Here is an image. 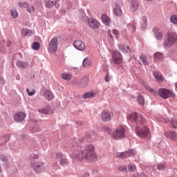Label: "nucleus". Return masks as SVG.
Here are the masks:
<instances>
[{"mask_svg":"<svg viewBox=\"0 0 177 177\" xmlns=\"http://www.w3.org/2000/svg\"><path fill=\"white\" fill-rule=\"evenodd\" d=\"M88 84H89V77L85 76L81 79L79 85H80L81 88H85Z\"/></svg>","mask_w":177,"mask_h":177,"instance_id":"412c9836","label":"nucleus"},{"mask_svg":"<svg viewBox=\"0 0 177 177\" xmlns=\"http://www.w3.org/2000/svg\"><path fill=\"white\" fill-rule=\"evenodd\" d=\"M40 46H41V45L39 44V43H38V42L33 43L32 48H33V49H35V50H38V49H39Z\"/></svg>","mask_w":177,"mask_h":177,"instance_id":"ea45409f","label":"nucleus"},{"mask_svg":"<svg viewBox=\"0 0 177 177\" xmlns=\"http://www.w3.org/2000/svg\"><path fill=\"white\" fill-rule=\"evenodd\" d=\"M16 65L19 68H26V67L28 66V62L17 61Z\"/></svg>","mask_w":177,"mask_h":177,"instance_id":"cd10ccee","label":"nucleus"},{"mask_svg":"<svg viewBox=\"0 0 177 177\" xmlns=\"http://www.w3.org/2000/svg\"><path fill=\"white\" fill-rule=\"evenodd\" d=\"M132 154V151H127L124 152H118L116 153V157L118 158H128V157H131V155Z\"/></svg>","mask_w":177,"mask_h":177,"instance_id":"2eb2a0df","label":"nucleus"},{"mask_svg":"<svg viewBox=\"0 0 177 177\" xmlns=\"http://www.w3.org/2000/svg\"><path fill=\"white\" fill-rule=\"evenodd\" d=\"M31 158L32 160H37V158H39V156H38V155H32V156H31Z\"/></svg>","mask_w":177,"mask_h":177,"instance_id":"3c124183","label":"nucleus"},{"mask_svg":"<svg viewBox=\"0 0 177 177\" xmlns=\"http://www.w3.org/2000/svg\"><path fill=\"white\" fill-rule=\"evenodd\" d=\"M101 1H106V0H101Z\"/></svg>","mask_w":177,"mask_h":177,"instance_id":"4d7b16f0","label":"nucleus"},{"mask_svg":"<svg viewBox=\"0 0 177 177\" xmlns=\"http://www.w3.org/2000/svg\"><path fill=\"white\" fill-rule=\"evenodd\" d=\"M21 35L22 37H31V35H34V32L31 29H23Z\"/></svg>","mask_w":177,"mask_h":177,"instance_id":"5701e85b","label":"nucleus"},{"mask_svg":"<svg viewBox=\"0 0 177 177\" xmlns=\"http://www.w3.org/2000/svg\"><path fill=\"white\" fill-rule=\"evenodd\" d=\"M26 8H27V12H28L29 13H31L32 12H34L35 10V9L32 6L30 7V6L28 5Z\"/></svg>","mask_w":177,"mask_h":177,"instance_id":"37998d69","label":"nucleus"},{"mask_svg":"<svg viewBox=\"0 0 177 177\" xmlns=\"http://www.w3.org/2000/svg\"><path fill=\"white\" fill-rule=\"evenodd\" d=\"M30 167L33 169L34 172L36 174H40L44 169V162H31Z\"/></svg>","mask_w":177,"mask_h":177,"instance_id":"423d86ee","label":"nucleus"},{"mask_svg":"<svg viewBox=\"0 0 177 177\" xmlns=\"http://www.w3.org/2000/svg\"><path fill=\"white\" fill-rule=\"evenodd\" d=\"M127 28L131 32H135V31H136V26L133 22L129 24L127 26Z\"/></svg>","mask_w":177,"mask_h":177,"instance_id":"c85d7f7f","label":"nucleus"},{"mask_svg":"<svg viewBox=\"0 0 177 177\" xmlns=\"http://www.w3.org/2000/svg\"><path fill=\"white\" fill-rule=\"evenodd\" d=\"M177 41V35L175 32H169L166 36V40L163 43L165 48H171Z\"/></svg>","mask_w":177,"mask_h":177,"instance_id":"7ed1b4c3","label":"nucleus"},{"mask_svg":"<svg viewBox=\"0 0 177 177\" xmlns=\"http://www.w3.org/2000/svg\"><path fill=\"white\" fill-rule=\"evenodd\" d=\"M113 34L115 36L116 39H118V37H120V32L117 30H113Z\"/></svg>","mask_w":177,"mask_h":177,"instance_id":"c03bdc74","label":"nucleus"},{"mask_svg":"<svg viewBox=\"0 0 177 177\" xmlns=\"http://www.w3.org/2000/svg\"><path fill=\"white\" fill-rule=\"evenodd\" d=\"M147 1H151V0H147Z\"/></svg>","mask_w":177,"mask_h":177,"instance_id":"bf43d9fd","label":"nucleus"},{"mask_svg":"<svg viewBox=\"0 0 177 177\" xmlns=\"http://www.w3.org/2000/svg\"><path fill=\"white\" fill-rule=\"evenodd\" d=\"M145 89H147V91H149V92H151V93H154V89H153L151 87L149 86V85L145 84Z\"/></svg>","mask_w":177,"mask_h":177,"instance_id":"79ce46f5","label":"nucleus"},{"mask_svg":"<svg viewBox=\"0 0 177 177\" xmlns=\"http://www.w3.org/2000/svg\"><path fill=\"white\" fill-rule=\"evenodd\" d=\"M119 50L123 52V53H128V52H131L129 46L126 45L125 44H120L119 45Z\"/></svg>","mask_w":177,"mask_h":177,"instance_id":"aec40b11","label":"nucleus"},{"mask_svg":"<svg viewBox=\"0 0 177 177\" xmlns=\"http://www.w3.org/2000/svg\"><path fill=\"white\" fill-rule=\"evenodd\" d=\"M45 5L46 8H52L53 6H55V1H50V0H47L45 3Z\"/></svg>","mask_w":177,"mask_h":177,"instance_id":"f704fd0d","label":"nucleus"},{"mask_svg":"<svg viewBox=\"0 0 177 177\" xmlns=\"http://www.w3.org/2000/svg\"><path fill=\"white\" fill-rule=\"evenodd\" d=\"M138 102L140 106L145 105V98L142 95H138Z\"/></svg>","mask_w":177,"mask_h":177,"instance_id":"72a5a7b5","label":"nucleus"},{"mask_svg":"<svg viewBox=\"0 0 177 177\" xmlns=\"http://www.w3.org/2000/svg\"><path fill=\"white\" fill-rule=\"evenodd\" d=\"M19 8H27V6H28V4H27V3L26 2L19 3Z\"/></svg>","mask_w":177,"mask_h":177,"instance_id":"09e8293b","label":"nucleus"},{"mask_svg":"<svg viewBox=\"0 0 177 177\" xmlns=\"http://www.w3.org/2000/svg\"><path fill=\"white\" fill-rule=\"evenodd\" d=\"M142 63L144 66H149V61L147 60V57L145 55H142L140 57V64Z\"/></svg>","mask_w":177,"mask_h":177,"instance_id":"a878e982","label":"nucleus"},{"mask_svg":"<svg viewBox=\"0 0 177 177\" xmlns=\"http://www.w3.org/2000/svg\"><path fill=\"white\" fill-rule=\"evenodd\" d=\"M101 20L102 23L108 27L110 26V24L111 23V19H110V17H109V15H107L106 14H102L101 15Z\"/></svg>","mask_w":177,"mask_h":177,"instance_id":"f3484780","label":"nucleus"},{"mask_svg":"<svg viewBox=\"0 0 177 177\" xmlns=\"http://www.w3.org/2000/svg\"><path fill=\"white\" fill-rule=\"evenodd\" d=\"M73 46L77 49V50H84L85 49V43L81 40L75 41Z\"/></svg>","mask_w":177,"mask_h":177,"instance_id":"ddd939ff","label":"nucleus"},{"mask_svg":"<svg viewBox=\"0 0 177 177\" xmlns=\"http://www.w3.org/2000/svg\"><path fill=\"white\" fill-rule=\"evenodd\" d=\"M24 118H26V113L23 112L17 113L14 115V120L16 122H21L24 120Z\"/></svg>","mask_w":177,"mask_h":177,"instance_id":"dca6fc26","label":"nucleus"},{"mask_svg":"<svg viewBox=\"0 0 177 177\" xmlns=\"http://www.w3.org/2000/svg\"><path fill=\"white\" fill-rule=\"evenodd\" d=\"M83 99H92L95 97V93L93 92H87L82 95Z\"/></svg>","mask_w":177,"mask_h":177,"instance_id":"c756f323","label":"nucleus"},{"mask_svg":"<svg viewBox=\"0 0 177 177\" xmlns=\"http://www.w3.org/2000/svg\"><path fill=\"white\" fill-rule=\"evenodd\" d=\"M104 81L106 82H110V81H111V77L109 75V73H107L106 75L104 77Z\"/></svg>","mask_w":177,"mask_h":177,"instance_id":"a18cd8bd","label":"nucleus"},{"mask_svg":"<svg viewBox=\"0 0 177 177\" xmlns=\"http://www.w3.org/2000/svg\"><path fill=\"white\" fill-rule=\"evenodd\" d=\"M128 169H129V172H133V171L136 170V166L132 165H129L128 166Z\"/></svg>","mask_w":177,"mask_h":177,"instance_id":"58836bf2","label":"nucleus"},{"mask_svg":"<svg viewBox=\"0 0 177 177\" xmlns=\"http://www.w3.org/2000/svg\"><path fill=\"white\" fill-rule=\"evenodd\" d=\"M59 1H60V0H55V3H57V2H59Z\"/></svg>","mask_w":177,"mask_h":177,"instance_id":"6e6d98bb","label":"nucleus"},{"mask_svg":"<svg viewBox=\"0 0 177 177\" xmlns=\"http://www.w3.org/2000/svg\"><path fill=\"white\" fill-rule=\"evenodd\" d=\"M119 171H127V166H120L119 168H118Z\"/></svg>","mask_w":177,"mask_h":177,"instance_id":"8fccbe9b","label":"nucleus"},{"mask_svg":"<svg viewBox=\"0 0 177 177\" xmlns=\"http://www.w3.org/2000/svg\"><path fill=\"white\" fill-rule=\"evenodd\" d=\"M114 115L112 112L109 111H104L101 113V118L104 122H109L111 121V118Z\"/></svg>","mask_w":177,"mask_h":177,"instance_id":"0eeeda50","label":"nucleus"},{"mask_svg":"<svg viewBox=\"0 0 177 177\" xmlns=\"http://www.w3.org/2000/svg\"><path fill=\"white\" fill-rule=\"evenodd\" d=\"M132 12H136L139 9V1L136 0H132L130 6Z\"/></svg>","mask_w":177,"mask_h":177,"instance_id":"6ab92c4d","label":"nucleus"},{"mask_svg":"<svg viewBox=\"0 0 177 177\" xmlns=\"http://www.w3.org/2000/svg\"><path fill=\"white\" fill-rule=\"evenodd\" d=\"M158 94L163 99H168V97H171L172 95V92L166 88H160L158 90Z\"/></svg>","mask_w":177,"mask_h":177,"instance_id":"1a4fd4ad","label":"nucleus"},{"mask_svg":"<svg viewBox=\"0 0 177 177\" xmlns=\"http://www.w3.org/2000/svg\"><path fill=\"white\" fill-rule=\"evenodd\" d=\"M60 77L62 78V80H66V81H68L73 78V76L71 74L66 73H62Z\"/></svg>","mask_w":177,"mask_h":177,"instance_id":"2f4dec72","label":"nucleus"},{"mask_svg":"<svg viewBox=\"0 0 177 177\" xmlns=\"http://www.w3.org/2000/svg\"><path fill=\"white\" fill-rule=\"evenodd\" d=\"M170 21L173 24H177V15H171L170 17Z\"/></svg>","mask_w":177,"mask_h":177,"instance_id":"e433bc0d","label":"nucleus"},{"mask_svg":"<svg viewBox=\"0 0 177 177\" xmlns=\"http://www.w3.org/2000/svg\"><path fill=\"white\" fill-rule=\"evenodd\" d=\"M164 57V55L162 53L158 52L154 54V59L155 60H161Z\"/></svg>","mask_w":177,"mask_h":177,"instance_id":"473e14b6","label":"nucleus"},{"mask_svg":"<svg viewBox=\"0 0 177 177\" xmlns=\"http://www.w3.org/2000/svg\"><path fill=\"white\" fill-rule=\"evenodd\" d=\"M11 16L13 19H16L17 16H19V12L16 10H10Z\"/></svg>","mask_w":177,"mask_h":177,"instance_id":"c9c22d12","label":"nucleus"},{"mask_svg":"<svg viewBox=\"0 0 177 177\" xmlns=\"http://www.w3.org/2000/svg\"><path fill=\"white\" fill-rule=\"evenodd\" d=\"M71 157L73 160H76L77 161H82V160L92 161L93 160H95V158H96V153L95 152V145H87L82 151H75L72 153Z\"/></svg>","mask_w":177,"mask_h":177,"instance_id":"f257e3e1","label":"nucleus"},{"mask_svg":"<svg viewBox=\"0 0 177 177\" xmlns=\"http://www.w3.org/2000/svg\"><path fill=\"white\" fill-rule=\"evenodd\" d=\"M1 160H5L6 159L5 158L4 159L1 158Z\"/></svg>","mask_w":177,"mask_h":177,"instance_id":"13d9d810","label":"nucleus"},{"mask_svg":"<svg viewBox=\"0 0 177 177\" xmlns=\"http://www.w3.org/2000/svg\"><path fill=\"white\" fill-rule=\"evenodd\" d=\"M109 36L110 37L111 39H114V37H113V35H111V31L109 30Z\"/></svg>","mask_w":177,"mask_h":177,"instance_id":"603ef678","label":"nucleus"},{"mask_svg":"<svg viewBox=\"0 0 177 177\" xmlns=\"http://www.w3.org/2000/svg\"><path fill=\"white\" fill-rule=\"evenodd\" d=\"M127 118L131 121H135V122L140 121V124L138 123L136 128V131L138 136H140V138H147V136H149L150 130L149 128L146 127V119H145V118L142 115H138L137 113H131L127 117Z\"/></svg>","mask_w":177,"mask_h":177,"instance_id":"f03ea898","label":"nucleus"},{"mask_svg":"<svg viewBox=\"0 0 177 177\" xmlns=\"http://www.w3.org/2000/svg\"><path fill=\"white\" fill-rule=\"evenodd\" d=\"M57 46H59V39H57V37L52 38L48 43L49 53H56Z\"/></svg>","mask_w":177,"mask_h":177,"instance_id":"39448f33","label":"nucleus"},{"mask_svg":"<svg viewBox=\"0 0 177 177\" xmlns=\"http://www.w3.org/2000/svg\"><path fill=\"white\" fill-rule=\"evenodd\" d=\"M111 138L115 140H120L125 138V127L119 126L116 130L111 133Z\"/></svg>","mask_w":177,"mask_h":177,"instance_id":"20e7f679","label":"nucleus"},{"mask_svg":"<svg viewBox=\"0 0 177 177\" xmlns=\"http://www.w3.org/2000/svg\"><path fill=\"white\" fill-rule=\"evenodd\" d=\"M170 123H171V127H172V128H177V121L176 120L171 119L170 120Z\"/></svg>","mask_w":177,"mask_h":177,"instance_id":"a19ab883","label":"nucleus"},{"mask_svg":"<svg viewBox=\"0 0 177 177\" xmlns=\"http://www.w3.org/2000/svg\"><path fill=\"white\" fill-rule=\"evenodd\" d=\"M88 24L91 28L96 30L100 27V22H98L96 19L91 18L88 21Z\"/></svg>","mask_w":177,"mask_h":177,"instance_id":"f8f14e48","label":"nucleus"},{"mask_svg":"<svg viewBox=\"0 0 177 177\" xmlns=\"http://www.w3.org/2000/svg\"><path fill=\"white\" fill-rule=\"evenodd\" d=\"M112 62L115 64H121L122 63V55L120 52L116 51L112 55Z\"/></svg>","mask_w":177,"mask_h":177,"instance_id":"6e6552de","label":"nucleus"},{"mask_svg":"<svg viewBox=\"0 0 177 177\" xmlns=\"http://www.w3.org/2000/svg\"><path fill=\"white\" fill-rule=\"evenodd\" d=\"M176 91H177V82L175 84Z\"/></svg>","mask_w":177,"mask_h":177,"instance_id":"864d4df0","label":"nucleus"},{"mask_svg":"<svg viewBox=\"0 0 177 177\" xmlns=\"http://www.w3.org/2000/svg\"><path fill=\"white\" fill-rule=\"evenodd\" d=\"M153 75L158 82H162L164 81V76L160 72H153Z\"/></svg>","mask_w":177,"mask_h":177,"instance_id":"b1692460","label":"nucleus"},{"mask_svg":"<svg viewBox=\"0 0 177 177\" xmlns=\"http://www.w3.org/2000/svg\"><path fill=\"white\" fill-rule=\"evenodd\" d=\"M41 95L44 96L47 100H52L54 97L53 93L49 90H42L41 91Z\"/></svg>","mask_w":177,"mask_h":177,"instance_id":"4468645a","label":"nucleus"},{"mask_svg":"<svg viewBox=\"0 0 177 177\" xmlns=\"http://www.w3.org/2000/svg\"><path fill=\"white\" fill-rule=\"evenodd\" d=\"M154 31H155L154 35L156 39H158V41H160V39H162V32L160 31V29L158 28H155Z\"/></svg>","mask_w":177,"mask_h":177,"instance_id":"393cba45","label":"nucleus"},{"mask_svg":"<svg viewBox=\"0 0 177 177\" xmlns=\"http://www.w3.org/2000/svg\"><path fill=\"white\" fill-rule=\"evenodd\" d=\"M39 113L41 114H53V109L49 106L38 110Z\"/></svg>","mask_w":177,"mask_h":177,"instance_id":"4be33fe9","label":"nucleus"},{"mask_svg":"<svg viewBox=\"0 0 177 177\" xmlns=\"http://www.w3.org/2000/svg\"><path fill=\"white\" fill-rule=\"evenodd\" d=\"M26 93H28V96H34V95H35V90L32 89L31 91H30L29 88H26Z\"/></svg>","mask_w":177,"mask_h":177,"instance_id":"4c0bfd02","label":"nucleus"},{"mask_svg":"<svg viewBox=\"0 0 177 177\" xmlns=\"http://www.w3.org/2000/svg\"><path fill=\"white\" fill-rule=\"evenodd\" d=\"M10 138V136L6 135L4 137L2 138L3 139V143H6L7 142H9V139Z\"/></svg>","mask_w":177,"mask_h":177,"instance_id":"49530a36","label":"nucleus"},{"mask_svg":"<svg viewBox=\"0 0 177 177\" xmlns=\"http://www.w3.org/2000/svg\"><path fill=\"white\" fill-rule=\"evenodd\" d=\"M82 64L84 67H91L92 59L90 57H86L84 59Z\"/></svg>","mask_w":177,"mask_h":177,"instance_id":"bb28decb","label":"nucleus"},{"mask_svg":"<svg viewBox=\"0 0 177 177\" xmlns=\"http://www.w3.org/2000/svg\"><path fill=\"white\" fill-rule=\"evenodd\" d=\"M56 158L57 161H59L60 165L63 166V165H67V164H68V160H67V158L64 157V155H63V153H57Z\"/></svg>","mask_w":177,"mask_h":177,"instance_id":"9d476101","label":"nucleus"},{"mask_svg":"<svg viewBox=\"0 0 177 177\" xmlns=\"http://www.w3.org/2000/svg\"><path fill=\"white\" fill-rule=\"evenodd\" d=\"M141 27L145 30L147 27V17L143 16L141 19Z\"/></svg>","mask_w":177,"mask_h":177,"instance_id":"7c9ffc66","label":"nucleus"},{"mask_svg":"<svg viewBox=\"0 0 177 177\" xmlns=\"http://www.w3.org/2000/svg\"><path fill=\"white\" fill-rule=\"evenodd\" d=\"M35 149H38V145H35Z\"/></svg>","mask_w":177,"mask_h":177,"instance_id":"5fc2aeb1","label":"nucleus"},{"mask_svg":"<svg viewBox=\"0 0 177 177\" xmlns=\"http://www.w3.org/2000/svg\"><path fill=\"white\" fill-rule=\"evenodd\" d=\"M158 169L159 171H164L165 169V165L161 164L158 165Z\"/></svg>","mask_w":177,"mask_h":177,"instance_id":"de8ad7c7","label":"nucleus"},{"mask_svg":"<svg viewBox=\"0 0 177 177\" xmlns=\"http://www.w3.org/2000/svg\"><path fill=\"white\" fill-rule=\"evenodd\" d=\"M121 6H122V3L117 2L113 9V13L115 16H122V10H121Z\"/></svg>","mask_w":177,"mask_h":177,"instance_id":"9b49d317","label":"nucleus"},{"mask_svg":"<svg viewBox=\"0 0 177 177\" xmlns=\"http://www.w3.org/2000/svg\"><path fill=\"white\" fill-rule=\"evenodd\" d=\"M167 138H169L171 140H177V133L175 131H167L165 133Z\"/></svg>","mask_w":177,"mask_h":177,"instance_id":"a211bd4d","label":"nucleus"}]
</instances>
